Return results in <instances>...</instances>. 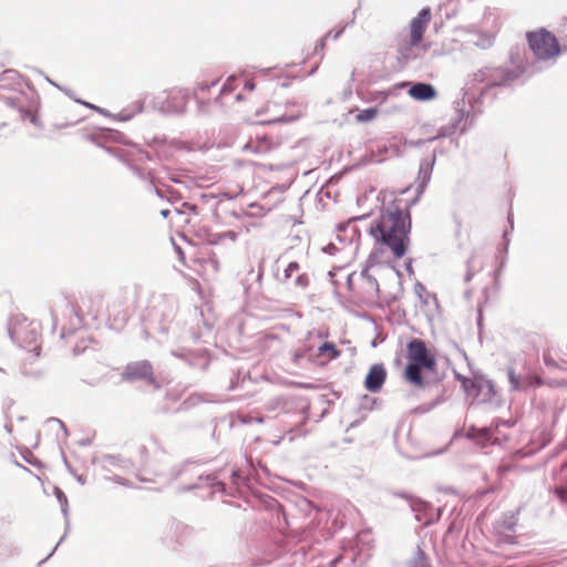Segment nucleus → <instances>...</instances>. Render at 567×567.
<instances>
[{
  "label": "nucleus",
  "mask_w": 567,
  "mask_h": 567,
  "mask_svg": "<svg viewBox=\"0 0 567 567\" xmlns=\"http://www.w3.org/2000/svg\"><path fill=\"white\" fill-rule=\"evenodd\" d=\"M401 202L395 199L382 207L379 218L369 228L374 240L386 246L396 259L406 255L412 229L411 212L402 209Z\"/></svg>",
  "instance_id": "1"
},
{
  "label": "nucleus",
  "mask_w": 567,
  "mask_h": 567,
  "mask_svg": "<svg viewBox=\"0 0 567 567\" xmlns=\"http://www.w3.org/2000/svg\"><path fill=\"white\" fill-rule=\"evenodd\" d=\"M524 72L526 70L522 68L485 66L473 73L463 89V97L467 96L473 115L482 114L481 105L496 99V87L509 86Z\"/></svg>",
  "instance_id": "2"
},
{
  "label": "nucleus",
  "mask_w": 567,
  "mask_h": 567,
  "mask_svg": "<svg viewBox=\"0 0 567 567\" xmlns=\"http://www.w3.org/2000/svg\"><path fill=\"white\" fill-rule=\"evenodd\" d=\"M406 359L403 377L405 381L415 388L424 389L430 381L423 377V371L434 372L437 361L434 353L426 347L423 339L412 338L406 344Z\"/></svg>",
  "instance_id": "3"
},
{
  "label": "nucleus",
  "mask_w": 567,
  "mask_h": 567,
  "mask_svg": "<svg viewBox=\"0 0 567 567\" xmlns=\"http://www.w3.org/2000/svg\"><path fill=\"white\" fill-rule=\"evenodd\" d=\"M87 138L95 145L106 150L109 143H118L130 146L127 151L115 148V153H122L124 159H130L132 163H145L152 161V155L143 150L140 145L126 140L124 134L117 130L100 127L96 131L90 133Z\"/></svg>",
  "instance_id": "4"
},
{
  "label": "nucleus",
  "mask_w": 567,
  "mask_h": 567,
  "mask_svg": "<svg viewBox=\"0 0 567 567\" xmlns=\"http://www.w3.org/2000/svg\"><path fill=\"white\" fill-rule=\"evenodd\" d=\"M526 40L535 58L540 61H547L567 52V44H561L557 37L545 28L526 32Z\"/></svg>",
  "instance_id": "5"
},
{
  "label": "nucleus",
  "mask_w": 567,
  "mask_h": 567,
  "mask_svg": "<svg viewBox=\"0 0 567 567\" xmlns=\"http://www.w3.org/2000/svg\"><path fill=\"white\" fill-rule=\"evenodd\" d=\"M39 328L40 324L38 322H28L25 317L16 316L10 319L8 323V334L13 342L22 348L33 346V348L30 349V352H33L35 357H39L41 350L40 346L37 344V341L40 338Z\"/></svg>",
  "instance_id": "6"
},
{
  "label": "nucleus",
  "mask_w": 567,
  "mask_h": 567,
  "mask_svg": "<svg viewBox=\"0 0 567 567\" xmlns=\"http://www.w3.org/2000/svg\"><path fill=\"white\" fill-rule=\"evenodd\" d=\"M189 97V90L174 87L154 96L152 107L165 115H182L186 112Z\"/></svg>",
  "instance_id": "7"
},
{
  "label": "nucleus",
  "mask_w": 567,
  "mask_h": 567,
  "mask_svg": "<svg viewBox=\"0 0 567 567\" xmlns=\"http://www.w3.org/2000/svg\"><path fill=\"white\" fill-rule=\"evenodd\" d=\"M177 311V305L173 299L159 298L152 307H150L147 316L161 333L169 332Z\"/></svg>",
  "instance_id": "8"
},
{
  "label": "nucleus",
  "mask_w": 567,
  "mask_h": 567,
  "mask_svg": "<svg viewBox=\"0 0 567 567\" xmlns=\"http://www.w3.org/2000/svg\"><path fill=\"white\" fill-rule=\"evenodd\" d=\"M121 378L123 381H144L148 385H152L156 389L159 388V383L157 382L154 374L153 365L148 360L127 363L121 374Z\"/></svg>",
  "instance_id": "9"
},
{
  "label": "nucleus",
  "mask_w": 567,
  "mask_h": 567,
  "mask_svg": "<svg viewBox=\"0 0 567 567\" xmlns=\"http://www.w3.org/2000/svg\"><path fill=\"white\" fill-rule=\"evenodd\" d=\"M436 154L437 151L434 150L431 155H427L420 161L419 172L415 179V183L417 184L415 188V196L410 202H408L405 207H402V209H408L410 212L411 207L419 203L422 194L431 181L433 168L436 163Z\"/></svg>",
  "instance_id": "10"
},
{
  "label": "nucleus",
  "mask_w": 567,
  "mask_h": 567,
  "mask_svg": "<svg viewBox=\"0 0 567 567\" xmlns=\"http://www.w3.org/2000/svg\"><path fill=\"white\" fill-rule=\"evenodd\" d=\"M207 488L208 496L212 497L215 493L226 494V484L218 481L216 474H197L196 481L186 485L179 486L181 493Z\"/></svg>",
  "instance_id": "11"
},
{
  "label": "nucleus",
  "mask_w": 567,
  "mask_h": 567,
  "mask_svg": "<svg viewBox=\"0 0 567 567\" xmlns=\"http://www.w3.org/2000/svg\"><path fill=\"white\" fill-rule=\"evenodd\" d=\"M171 354L182 360L190 368L199 369L202 371L207 369L210 361L209 353L206 349L190 350L187 348H177L173 349Z\"/></svg>",
  "instance_id": "12"
},
{
  "label": "nucleus",
  "mask_w": 567,
  "mask_h": 567,
  "mask_svg": "<svg viewBox=\"0 0 567 567\" xmlns=\"http://www.w3.org/2000/svg\"><path fill=\"white\" fill-rule=\"evenodd\" d=\"M456 380L460 381L464 391L470 395L472 391L477 390L480 392L484 386H487V392L484 394L482 400L484 402H494V398L497 394V390L492 380L483 375L474 377L473 379H471L462 374H456Z\"/></svg>",
  "instance_id": "13"
},
{
  "label": "nucleus",
  "mask_w": 567,
  "mask_h": 567,
  "mask_svg": "<svg viewBox=\"0 0 567 567\" xmlns=\"http://www.w3.org/2000/svg\"><path fill=\"white\" fill-rule=\"evenodd\" d=\"M454 109L456 112V116L454 118H452L447 125L441 126L437 131V134L435 136L430 137V141L434 142L437 138L449 137V136L453 135L460 128V124L465 118H467L470 116H472V117L475 116V115H473L472 107L468 111L465 110V99L464 97L454 102Z\"/></svg>",
  "instance_id": "14"
},
{
  "label": "nucleus",
  "mask_w": 567,
  "mask_h": 567,
  "mask_svg": "<svg viewBox=\"0 0 567 567\" xmlns=\"http://www.w3.org/2000/svg\"><path fill=\"white\" fill-rule=\"evenodd\" d=\"M431 20V9L424 7L420 10L416 17H414L410 23V44L416 47L423 40L424 32Z\"/></svg>",
  "instance_id": "15"
},
{
  "label": "nucleus",
  "mask_w": 567,
  "mask_h": 567,
  "mask_svg": "<svg viewBox=\"0 0 567 567\" xmlns=\"http://www.w3.org/2000/svg\"><path fill=\"white\" fill-rule=\"evenodd\" d=\"M92 464L100 465L104 472H111L112 468L128 471L133 466L131 460L121 454H103L101 456H94L92 458Z\"/></svg>",
  "instance_id": "16"
},
{
  "label": "nucleus",
  "mask_w": 567,
  "mask_h": 567,
  "mask_svg": "<svg viewBox=\"0 0 567 567\" xmlns=\"http://www.w3.org/2000/svg\"><path fill=\"white\" fill-rule=\"evenodd\" d=\"M386 380V370L382 363L372 364L364 379V388L372 392H379Z\"/></svg>",
  "instance_id": "17"
},
{
  "label": "nucleus",
  "mask_w": 567,
  "mask_h": 567,
  "mask_svg": "<svg viewBox=\"0 0 567 567\" xmlns=\"http://www.w3.org/2000/svg\"><path fill=\"white\" fill-rule=\"evenodd\" d=\"M408 85V93L415 101L427 102L434 100L437 95L436 89L431 83L410 82Z\"/></svg>",
  "instance_id": "18"
},
{
  "label": "nucleus",
  "mask_w": 567,
  "mask_h": 567,
  "mask_svg": "<svg viewBox=\"0 0 567 567\" xmlns=\"http://www.w3.org/2000/svg\"><path fill=\"white\" fill-rule=\"evenodd\" d=\"M54 495L61 506V512L65 518V533L64 535L60 538L59 543L54 546V548L51 550V553L45 557L43 558L42 560H40L38 563V567L42 564H44L45 561H48L52 555L55 553L56 548L59 547V545L64 540L69 529H70V522H69V502H68V497L65 495V493L58 486L54 487Z\"/></svg>",
  "instance_id": "19"
},
{
  "label": "nucleus",
  "mask_w": 567,
  "mask_h": 567,
  "mask_svg": "<svg viewBox=\"0 0 567 567\" xmlns=\"http://www.w3.org/2000/svg\"><path fill=\"white\" fill-rule=\"evenodd\" d=\"M375 258H377V255L374 252H371L368 260H367V264H365V267L362 269L361 271V278L365 281L367 284V292H369L370 295H372L373 297H379V293H380V287H379V282L377 280V278L372 275H370L369 270L372 266H374L375 264Z\"/></svg>",
  "instance_id": "20"
},
{
  "label": "nucleus",
  "mask_w": 567,
  "mask_h": 567,
  "mask_svg": "<svg viewBox=\"0 0 567 567\" xmlns=\"http://www.w3.org/2000/svg\"><path fill=\"white\" fill-rule=\"evenodd\" d=\"M278 143H275L268 135L257 136L255 140H250L244 146V150H249L255 153H267L270 152Z\"/></svg>",
  "instance_id": "21"
},
{
  "label": "nucleus",
  "mask_w": 567,
  "mask_h": 567,
  "mask_svg": "<svg viewBox=\"0 0 567 567\" xmlns=\"http://www.w3.org/2000/svg\"><path fill=\"white\" fill-rule=\"evenodd\" d=\"M246 462L249 463V471L247 473H245L240 468L231 471V481H233V484L236 485L237 487H241V486L247 487V488L251 487L252 478H254L252 472L255 471V467H254V464L251 461H248L246 458Z\"/></svg>",
  "instance_id": "22"
},
{
  "label": "nucleus",
  "mask_w": 567,
  "mask_h": 567,
  "mask_svg": "<svg viewBox=\"0 0 567 567\" xmlns=\"http://www.w3.org/2000/svg\"><path fill=\"white\" fill-rule=\"evenodd\" d=\"M106 151L111 155L117 157L122 163H124L132 171V173L136 177H138L142 181H145V182L150 183V179H152L151 176H150V172H146L144 168H141L136 164L132 163L130 159H124V155L122 153H115V148L114 147H106Z\"/></svg>",
  "instance_id": "23"
},
{
  "label": "nucleus",
  "mask_w": 567,
  "mask_h": 567,
  "mask_svg": "<svg viewBox=\"0 0 567 567\" xmlns=\"http://www.w3.org/2000/svg\"><path fill=\"white\" fill-rule=\"evenodd\" d=\"M144 110V101L137 100L133 102L131 105L123 109L120 113H117L114 117L118 121H130L134 117V115L142 113Z\"/></svg>",
  "instance_id": "24"
},
{
  "label": "nucleus",
  "mask_w": 567,
  "mask_h": 567,
  "mask_svg": "<svg viewBox=\"0 0 567 567\" xmlns=\"http://www.w3.org/2000/svg\"><path fill=\"white\" fill-rule=\"evenodd\" d=\"M414 293L419 298L420 302L424 306H429L431 302L437 305V298L434 293H431L426 290L425 286L416 281L414 284Z\"/></svg>",
  "instance_id": "25"
},
{
  "label": "nucleus",
  "mask_w": 567,
  "mask_h": 567,
  "mask_svg": "<svg viewBox=\"0 0 567 567\" xmlns=\"http://www.w3.org/2000/svg\"><path fill=\"white\" fill-rule=\"evenodd\" d=\"M341 354V351L337 348L333 342L326 341L321 343L318 348V357H327L328 360L338 359Z\"/></svg>",
  "instance_id": "26"
},
{
  "label": "nucleus",
  "mask_w": 567,
  "mask_h": 567,
  "mask_svg": "<svg viewBox=\"0 0 567 567\" xmlns=\"http://www.w3.org/2000/svg\"><path fill=\"white\" fill-rule=\"evenodd\" d=\"M0 82L2 86H11L16 89L20 85V74L13 69L4 70L0 73Z\"/></svg>",
  "instance_id": "27"
},
{
  "label": "nucleus",
  "mask_w": 567,
  "mask_h": 567,
  "mask_svg": "<svg viewBox=\"0 0 567 567\" xmlns=\"http://www.w3.org/2000/svg\"><path fill=\"white\" fill-rule=\"evenodd\" d=\"M19 114L22 120H28L30 123H32L34 126L39 128L42 127V123L37 111L25 107L24 104H19Z\"/></svg>",
  "instance_id": "28"
},
{
  "label": "nucleus",
  "mask_w": 567,
  "mask_h": 567,
  "mask_svg": "<svg viewBox=\"0 0 567 567\" xmlns=\"http://www.w3.org/2000/svg\"><path fill=\"white\" fill-rule=\"evenodd\" d=\"M198 462H196V464ZM193 464H195V462L186 461L179 465L173 466L169 471V480L175 481L188 474L190 471V465Z\"/></svg>",
  "instance_id": "29"
},
{
  "label": "nucleus",
  "mask_w": 567,
  "mask_h": 567,
  "mask_svg": "<svg viewBox=\"0 0 567 567\" xmlns=\"http://www.w3.org/2000/svg\"><path fill=\"white\" fill-rule=\"evenodd\" d=\"M507 377L511 383V389L513 391H522L525 389L526 383L523 381L520 375H518L513 367L507 368Z\"/></svg>",
  "instance_id": "30"
},
{
  "label": "nucleus",
  "mask_w": 567,
  "mask_h": 567,
  "mask_svg": "<svg viewBox=\"0 0 567 567\" xmlns=\"http://www.w3.org/2000/svg\"><path fill=\"white\" fill-rule=\"evenodd\" d=\"M396 496L405 498L410 502L411 508L413 512L420 513L422 511H425L429 506L427 503L423 502L420 498H412L410 495H408L405 492L395 493Z\"/></svg>",
  "instance_id": "31"
},
{
  "label": "nucleus",
  "mask_w": 567,
  "mask_h": 567,
  "mask_svg": "<svg viewBox=\"0 0 567 567\" xmlns=\"http://www.w3.org/2000/svg\"><path fill=\"white\" fill-rule=\"evenodd\" d=\"M474 45L483 50L488 49L494 43V37L487 33H477L476 40L473 41Z\"/></svg>",
  "instance_id": "32"
},
{
  "label": "nucleus",
  "mask_w": 567,
  "mask_h": 567,
  "mask_svg": "<svg viewBox=\"0 0 567 567\" xmlns=\"http://www.w3.org/2000/svg\"><path fill=\"white\" fill-rule=\"evenodd\" d=\"M465 436L468 440H474L477 437L487 440L489 437V431L487 429H477L476 426L472 425L468 427Z\"/></svg>",
  "instance_id": "33"
},
{
  "label": "nucleus",
  "mask_w": 567,
  "mask_h": 567,
  "mask_svg": "<svg viewBox=\"0 0 567 567\" xmlns=\"http://www.w3.org/2000/svg\"><path fill=\"white\" fill-rule=\"evenodd\" d=\"M377 114H378L377 107H368V109L360 111L357 114L355 118L360 123H367V122L372 121L377 116Z\"/></svg>",
  "instance_id": "34"
},
{
  "label": "nucleus",
  "mask_w": 567,
  "mask_h": 567,
  "mask_svg": "<svg viewBox=\"0 0 567 567\" xmlns=\"http://www.w3.org/2000/svg\"><path fill=\"white\" fill-rule=\"evenodd\" d=\"M518 514L519 509H517L515 513H511L509 515L505 516L502 522V527L507 532H514L517 525Z\"/></svg>",
  "instance_id": "35"
},
{
  "label": "nucleus",
  "mask_w": 567,
  "mask_h": 567,
  "mask_svg": "<svg viewBox=\"0 0 567 567\" xmlns=\"http://www.w3.org/2000/svg\"><path fill=\"white\" fill-rule=\"evenodd\" d=\"M412 567H431L425 553L421 549L420 546L416 548V554L413 559Z\"/></svg>",
  "instance_id": "36"
},
{
  "label": "nucleus",
  "mask_w": 567,
  "mask_h": 567,
  "mask_svg": "<svg viewBox=\"0 0 567 567\" xmlns=\"http://www.w3.org/2000/svg\"><path fill=\"white\" fill-rule=\"evenodd\" d=\"M486 392H487V386H484L480 392L477 390L472 391L471 395H473L474 399L477 400L478 403H485L482 399ZM488 403L494 404L496 406L501 405V403H502L501 395L497 393L496 396L494 398V402H488Z\"/></svg>",
  "instance_id": "37"
},
{
  "label": "nucleus",
  "mask_w": 567,
  "mask_h": 567,
  "mask_svg": "<svg viewBox=\"0 0 567 567\" xmlns=\"http://www.w3.org/2000/svg\"><path fill=\"white\" fill-rule=\"evenodd\" d=\"M441 402H442L441 398H437L430 403H423V404L416 406L414 409V412L419 413V414H425V413L432 411L434 408H436Z\"/></svg>",
  "instance_id": "38"
},
{
  "label": "nucleus",
  "mask_w": 567,
  "mask_h": 567,
  "mask_svg": "<svg viewBox=\"0 0 567 567\" xmlns=\"http://www.w3.org/2000/svg\"><path fill=\"white\" fill-rule=\"evenodd\" d=\"M377 404V399L372 398L368 394L363 395L360 401V408L363 410H373L374 405Z\"/></svg>",
  "instance_id": "39"
},
{
  "label": "nucleus",
  "mask_w": 567,
  "mask_h": 567,
  "mask_svg": "<svg viewBox=\"0 0 567 567\" xmlns=\"http://www.w3.org/2000/svg\"><path fill=\"white\" fill-rule=\"evenodd\" d=\"M300 113L297 115H281L279 117H275L272 120L267 121V124H276V123H291L300 117Z\"/></svg>",
  "instance_id": "40"
},
{
  "label": "nucleus",
  "mask_w": 567,
  "mask_h": 567,
  "mask_svg": "<svg viewBox=\"0 0 567 567\" xmlns=\"http://www.w3.org/2000/svg\"><path fill=\"white\" fill-rule=\"evenodd\" d=\"M474 259V254L470 256V258L466 260V272L464 275V281L470 282L472 278L474 277L475 270L472 269V262Z\"/></svg>",
  "instance_id": "41"
},
{
  "label": "nucleus",
  "mask_w": 567,
  "mask_h": 567,
  "mask_svg": "<svg viewBox=\"0 0 567 567\" xmlns=\"http://www.w3.org/2000/svg\"><path fill=\"white\" fill-rule=\"evenodd\" d=\"M300 268V265L299 262L297 261H290L288 264V266L286 267L285 271H284V277H285V280H288L289 278H291L292 274L298 271Z\"/></svg>",
  "instance_id": "42"
},
{
  "label": "nucleus",
  "mask_w": 567,
  "mask_h": 567,
  "mask_svg": "<svg viewBox=\"0 0 567 567\" xmlns=\"http://www.w3.org/2000/svg\"><path fill=\"white\" fill-rule=\"evenodd\" d=\"M21 95L6 97L4 102L9 107L16 109L19 112V104H23Z\"/></svg>",
  "instance_id": "43"
},
{
  "label": "nucleus",
  "mask_w": 567,
  "mask_h": 567,
  "mask_svg": "<svg viewBox=\"0 0 567 567\" xmlns=\"http://www.w3.org/2000/svg\"><path fill=\"white\" fill-rule=\"evenodd\" d=\"M206 240L209 245H218L223 243L225 238L223 237V233H210L207 235Z\"/></svg>",
  "instance_id": "44"
},
{
  "label": "nucleus",
  "mask_w": 567,
  "mask_h": 567,
  "mask_svg": "<svg viewBox=\"0 0 567 567\" xmlns=\"http://www.w3.org/2000/svg\"><path fill=\"white\" fill-rule=\"evenodd\" d=\"M22 457L25 462L33 466L41 467L42 465L41 462L35 456H33V454L28 450L24 453H22Z\"/></svg>",
  "instance_id": "45"
},
{
  "label": "nucleus",
  "mask_w": 567,
  "mask_h": 567,
  "mask_svg": "<svg viewBox=\"0 0 567 567\" xmlns=\"http://www.w3.org/2000/svg\"><path fill=\"white\" fill-rule=\"evenodd\" d=\"M509 237H508V230H504L503 233V244L498 247V252L502 255H507L508 246H509Z\"/></svg>",
  "instance_id": "46"
},
{
  "label": "nucleus",
  "mask_w": 567,
  "mask_h": 567,
  "mask_svg": "<svg viewBox=\"0 0 567 567\" xmlns=\"http://www.w3.org/2000/svg\"><path fill=\"white\" fill-rule=\"evenodd\" d=\"M219 80L215 79L210 82L208 81H200L197 83V90L199 91H208L210 87L216 86L218 84Z\"/></svg>",
  "instance_id": "47"
},
{
  "label": "nucleus",
  "mask_w": 567,
  "mask_h": 567,
  "mask_svg": "<svg viewBox=\"0 0 567 567\" xmlns=\"http://www.w3.org/2000/svg\"><path fill=\"white\" fill-rule=\"evenodd\" d=\"M295 285L301 289H305L308 287L309 285V277L307 274H301L299 275L296 280H295Z\"/></svg>",
  "instance_id": "48"
},
{
  "label": "nucleus",
  "mask_w": 567,
  "mask_h": 567,
  "mask_svg": "<svg viewBox=\"0 0 567 567\" xmlns=\"http://www.w3.org/2000/svg\"><path fill=\"white\" fill-rule=\"evenodd\" d=\"M555 495L561 503L567 504V487L558 486L555 488Z\"/></svg>",
  "instance_id": "49"
},
{
  "label": "nucleus",
  "mask_w": 567,
  "mask_h": 567,
  "mask_svg": "<svg viewBox=\"0 0 567 567\" xmlns=\"http://www.w3.org/2000/svg\"><path fill=\"white\" fill-rule=\"evenodd\" d=\"M353 23H354V18L349 23H347V25L344 28H342L336 32L330 31V32H328V34L324 38H332L333 40H338L341 37V34L343 33L344 29L348 25H352Z\"/></svg>",
  "instance_id": "50"
},
{
  "label": "nucleus",
  "mask_w": 567,
  "mask_h": 567,
  "mask_svg": "<svg viewBox=\"0 0 567 567\" xmlns=\"http://www.w3.org/2000/svg\"><path fill=\"white\" fill-rule=\"evenodd\" d=\"M147 188H148L150 190L154 192V193H155V195H156L157 197H159V198H165V196H164V192L155 185V183H154V181H153V179H150V183H148V185H147Z\"/></svg>",
  "instance_id": "51"
},
{
  "label": "nucleus",
  "mask_w": 567,
  "mask_h": 567,
  "mask_svg": "<svg viewBox=\"0 0 567 567\" xmlns=\"http://www.w3.org/2000/svg\"><path fill=\"white\" fill-rule=\"evenodd\" d=\"M264 503L267 505V507L272 508L276 506L278 508V512H281V506L279 505L276 498L266 495V499L264 501Z\"/></svg>",
  "instance_id": "52"
},
{
  "label": "nucleus",
  "mask_w": 567,
  "mask_h": 567,
  "mask_svg": "<svg viewBox=\"0 0 567 567\" xmlns=\"http://www.w3.org/2000/svg\"><path fill=\"white\" fill-rule=\"evenodd\" d=\"M235 81V78H228L227 81L225 82V84L223 85V87L220 89V94H225L227 92H230L233 91L234 86H233V82Z\"/></svg>",
  "instance_id": "53"
},
{
  "label": "nucleus",
  "mask_w": 567,
  "mask_h": 567,
  "mask_svg": "<svg viewBox=\"0 0 567 567\" xmlns=\"http://www.w3.org/2000/svg\"><path fill=\"white\" fill-rule=\"evenodd\" d=\"M112 481H114L115 483H117L118 485H122V486H126V487H132V484L130 483L128 480L122 477V476H117L115 475Z\"/></svg>",
  "instance_id": "54"
},
{
  "label": "nucleus",
  "mask_w": 567,
  "mask_h": 567,
  "mask_svg": "<svg viewBox=\"0 0 567 567\" xmlns=\"http://www.w3.org/2000/svg\"><path fill=\"white\" fill-rule=\"evenodd\" d=\"M324 48H326V38H321L320 40L317 41L313 52L321 53L324 50Z\"/></svg>",
  "instance_id": "55"
},
{
  "label": "nucleus",
  "mask_w": 567,
  "mask_h": 567,
  "mask_svg": "<svg viewBox=\"0 0 567 567\" xmlns=\"http://www.w3.org/2000/svg\"><path fill=\"white\" fill-rule=\"evenodd\" d=\"M166 190H167V193L169 194V197H167V198H166V199H167V202H169V203L174 204V203H175V200L179 199V196H178V194H177V192H176V190H174V189H173V188H171V187H167V189H166Z\"/></svg>",
  "instance_id": "56"
},
{
  "label": "nucleus",
  "mask_w": 567,
  "mask_h": 567,
  "mask_svg": "<svg viewBox=\"0 0 567 567\" xmlns=\"http://www.w3.org/2000/svg\"><path fill=\"white\" fill-rule=\"evenodd\" d=\"M322 250L328 255H334L338 251V247L333 243H330L326 247H323Z\"/></svg>",
  "instance_id": "57"
},
{
  "label": "nucleus",
  "mask_w": 567,
  "mask_h": 567,
  "mask_svg": "<svg viewBox=\"0 0 567 567\" xmlns=\"http://www.w3.org/2000/svg\"><path fill=\"white\" fill-rule=\"evenodd\" d=\"M223 237L225 239H229L230 241H235L238 237V234L234 230L223 231Z\"/></svg>",
  "instance_id": "58"
},
{
  "label": "nucleus",
  "mask_w": 567,
  "mask_h": 567,
  "mask_svg": "<svg viewBox=\"0 0 567 567\" xmlns=\"http://www.w3.org/2000/svg\"><path fill=\"white\" fill-rule=\"evenodd\" d=\"M48 422H55L60 425V427L63 430L64 434L65 435H69V432H68V427L66 425L64 424V422H62L61 420L56 419V417H50L48 420Z\"/></svg>",
  "instance_id": "59"
},
{
  "label": "nucleus",
  "mask_w": 567,
  "mask_h": 567,
  "mask_svg": "<svg viewBox=\"0 0 567 567\" xmlns=\"http://www.w3.org/2000/svg\"><path fill=\"white\" fill-rule=\"evenodd\" d=\"M566 450H567V433H566V436L564 437V440L557 444L556 452L559 453V452H564Z\"/></svg>",
  "instance_id": "60"
},
{
  "label": "nucleus",
  "mask_w": 567,
  "mask_h": 567,
  "mask_svg": "<svg viewBox=\"0 0 567 567\" xmlns=\"http://www.w3.org/2000/svg\"><path fill=\"white\" fill-rule=\"evenodd\" d=\"M307 355V351H296L293 353V362L299 363Z\"/></svg>",
  "instance_id": "61"
},
{
  "label": "nucleus",
  "mask_w": 567,
  "mask_h": 567,
  "mask_svg": "<svg viewBox=\"0 0 567 567\" xmlns=\"http://www.w3.org/2000/svg\"><path fill=\"white\" fill-rule=\"evenodd\" d=\"M412 264H413V259L412 258H408L405 260V262H404V268L409 272V275H413L414 274Z\"/></svg>",
  "instance_id": "62"
},
{
  "label": "nucleus",
  "mask_w": 567,
  "mask_h": 567,
  "mask_svg": "<svg viewBox=\"0 0 567 567\" xmlns=\"http://www.w3.org/2000/svg\"><path fill=\"white\" fill-rule=\"evenodd\" d=\"M183 207L189 212H192L193 214L197 215L198 214V207L194 204H190V203H184L183 204Z\"/></svg>",
  "instance_id": "63"
},
{
  "label": "nucleus",
  "mask_w": 567,
  "mask_h": 567,
  "mask_svg": "<svg viewBox=\"0 0 567 567\" xmlns=\"http://www.w3.org/2000/svg\"><path fill=\"white\" fill-rule=\"evenodd\" d=\"M506 261H507V255H503V256L501 257V260H499V266H498V268L495 270V274H498V272H501V271H502V269H503V268L505 267V265H506Z\"/></svg>",
  "instance_id": "64"
}]
</instances>
